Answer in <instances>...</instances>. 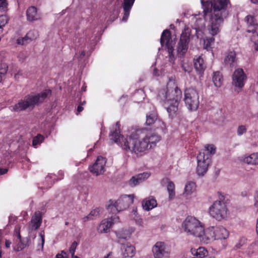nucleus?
<instances>
[{"label": "nucleus", "instance_id": "obj_7", "mask_svg": "<svg viewBox=\"0 0 258 258\" xmlns=\"http://www.w3.org/2000/svg\"><path fill=\"white\" fill-rule=\"evenodd\" d=\"M184 101L189 110H197L199 105V95L198 91L192 88L186 89L184 91Z\"/></svg>", "mask_w": 258, "mask_h": 258}, {"label": "nucleus", "instance_id": "obj_53", "mask_svg": "<svg viewBox=\"0 0 258 258\" xmlns=\"http://www.w3.org/2000/svg\"><path fill=\"white\" fill-rule=\"evenodd\" d=\"M55 258H68V256H64V255H63V254H62L57 253V254L56 255Z\"/></svg>", "mask_w": 258, "mask_h": 258}, {"label": "nucleus", "instance_id": "obj_63", "mask_svg": "<svg viewBox=\"0 0 258 258\" xmlns=\"http://www.w3.org/2000/svg\"><path fill=\"white\" fill-rule=\"evenodd\" d=\"M72 258H80V257H78L77 255H74V256H72Z\"/></svg>", "mask_w": 258, "mask_h": 258}, {"label": "nucleus", "instance_id": "obj_34", "mask_svg": "<svg viewBox=\"0 0 258 258\" xmlns=\"http://www.w3.org/2000/svg\"><path fill=\"white\" fill-rule=\"evenodd\" d=\"M110 204L107 206V209L108 211L112 214H115L120 212V211L118 210V206L117 205L116 201L114 202L112 200L109 201Z\"/></svg>", "mask_w": 258, "mask_h": 258}, {"label": "nucleus", "instance_id": "obj_5", "mask_svg": "<svg viewBox=\"0 0 258 258\" xmlns=\"http://www.w3.org/2000/svg\"><path fill=\"white\" fill-rule=\"evenodd\" d=\"M219 200L216 201L209 208V213L211 216L218 221L227 218L228 210L227 206L223 202L224 196L220 192H218Z\"/></svg>", "mask_w": 258, "mask_h": 258}, {"label": "nucleus", "instance_id": "obj_58", "mask_svg": "<svg viewBox=\"0 0 258 258\" xmlns=\"http://www.w3.org/2000/svg\"><path fill=\"white\" fill-rule=\"evenodd\" d=\"M251 2L254 4H258V0H250Z\"/></svg>", "mask_w": 258, "mask_h": 258}, {"label": "nucleus", "instance_id": "obj_49", "mask_svg": "<svg viewBox=\"0 0 258 258\" xmlns=\"http://www.w3.org/2000/svg\"><path fill=\"white\" fill-rule=\"evenodd\" d=\"M20 244L19 246V248H20L21 250L23 249L27 246H28V245L27 244L28 240H27V242H25L24 240H22V239H21V241H20Z\"/></svg>", "mask_w": 258, "mask_h": 258}, {"label": "nucleus", "instance_id": "obj_1", "mask_svg": "<svg viewBox=\"0 0 258 258\" xmlns=\"http://www.w3.org/2000/svg\"><path fill=\"white\" fill-rule=\"evenodd\" d=\"M119 127L120 124L117 122L114 130L109 134L110 139L125 152L134 154L137 157L145 155L148 150L155 148L161 140L160 136L145 128L136 130L124 137L120 134Z\"/></svg>", "mask_w": 258, "mask_h": 258}, {"label": "nucleus", "instance_id": "obj_40", "mask_svg": "<svg viewBox=\"0 0 258 258\" xmlns=\"http://www.w3.org/2000/svg\"><path fill=\"white\" fill-rule=\"evenodd\" d=\"M44 138L43 136L41 134H38L36 136H35L32 141V145L33 146L36 147L38 145L40 144L44 140Z\"/></svg>", "mask_w": 258, "mask_h": 258}, {"label": "nucleus", "instance_id": "obj_60", "mask_svg": "<svg viewBox=\"0 0 258 258\" xmlns=\"http://www.w3.org/2000/svg\"><path fill=\"white\" fill-rule=\"evenodd\" d=\"M256 231L257 233L258 234V219L257 220V223H256Z\"/></svg>", "mask_w": 258, "mask_h": 258}, {"label": "nucleus", "instance_id": "obj_4", "mask_svg": "<svg viewBox=\"0 0 258 258\" xmlns=\"http://www.w3.org/2000/svg\"><path fill=\"white\" fill-rule=\"evenodd\" d=\"M51 93V91L48 89L36 94L31 93L25 96L24 99L21 100L18 103L10 106L9 108L12 111L19 112L29 107L33 108L36 105L43 102Z\"/></svg>", "mask_w": 258, "mask_h": 258}, {"label": "nucleus", "instance_id": "obj_33", "mask_svg": "<svg viewBox=\"0 0 258 258\" xmlns=\"http://www.w3.org/2000/svg\"><path fill=\"white\" fill-rule=\"evenodd\" d=\"M157 119V115L156 113L147 114L146 115V124L147 125H152Z\"/></svg>", "mask_w": 258, "mask_h": 258}, {"label": "nucleus", "instance_id": "obj_43", "mask_svg": "<svg viewBox=\"0 0 258 258\" xmlns=\"http://www.w3.org/2000/svg\"><path fill=\"white\" fill-rule=\"evenodd\" d=\"M116 235L119 239H126L127 237H130L129 234L125 233L123 231L116 232Z\"/></svg>", "mask_w": 258, "mask_h": 258}, {"label": "nucleus", "instance_id": "obj_39", "mask_svg": "<svg viewBox=\"0 0 258 258\" xmlns=\"http://www.w3.org/2000/svg\"><path fill=\"white\" fill-rule=\"evenodd\" d=\"M205 151L207 153H205V154L206 155H210V159H211V156L215 153L216 148L214 145H207L205 146Z\"/></svg>", "mask_w": 258, "mask_h": 258}, {"label": "nucleus", "instance_id": "obj_46", "mask_svg": "<svg viewBox=\"0 0 258 258\" xmlns=\"http://www.w3.org/2000/svg\"><path fill=\"white\" fill-rule=\"evenodd\" d=\"M247 128L245 125H239L237 130V133L238 136H241L246 132Z\"/></svg>", "mask_w": 258, "mask_h": 258}, {"label": "nucleus", "instance_id": "obj_52", "mask_svg": "<svg viewBox=\"0 0 258 258\" xmlns=\"http://www.w3.org/2000/svg\"><path fill=\"white\" fill-rule=\"evenodd\" d=\"M255 203H254V206L258 208V192H257V195L256 196V197L255 198Z\"/></svg>", "mask_w": 258, "mask_h": 258}, {"label": "nucleus", "instance_id": "obj_9", "mask_svg": "<svg viewBox=\"0 0 258 258\" xmlns=\"http://www.w3.org/2000/svg\"><path fill=\"white\" fill-rule=\"evenodd\" d=\"M190 35V31L188 28L184 29L180 35L177 52L181 56H183L187 51Z\"/></svg>", "mask_w": 258, "mask_h": 258}, {"label": "nucleus", "instance_id": "obj_54", "mask_svg": "<svg viewBox=\"0 0 258 258\" xmlns=\"http://www.w3.org/2000/svg\"><path fill=\"white\" fill-rule=\"evenodd\" d=\"M11 244V242L8 240H6L5 241V245L7 248H9L10 245Z\"/></svg>", "mask_w": 258, "mask_h": 258}, {"label": "nucleus", "instance_id": "obj_36", "mask_svg": "<svg viewBox=\"0 0 258 258\" xmlns=\"http://www.w3.org/2000/svg\"><path fill=\"white\" fill-rule=\"evenodd\" d=\"M9 17L6 15H0V34L3 32V28L8 23Z\"/></svg>", "mask_w": 258, "mask_h": 258}, {"label": "nucleus", "instance_id": "obj_27", "mask_svg": "<svg viewBox=\"0 0 258 258\" xmlns=\"http://www.w3.org/2000/svg\"><path fill=\"white\" fill-rule=\"evenodd\" d=\"M120 8V0H113L112 6L110 8V16L115 19L117 17L119 13Z\"/></svg>", "mask_w": 258, "mask_h": 258}, {"label": "nucleus", "instance_id": "obj_48", "mask_svg": "<svg viewBox=\"0 0 258 258\" xmlns=\"http://www.w3.org/2000/svg\"><path fill=\"white\" fill-rule=\"evenodd\" d=\"M39 236H40L41 237V249L43 250V246H44V242H45V235H44V232L43 231H42L40 233H39Z\"/></svg>", "mask_w": 258, "mask_h": 258}, {"label": "nucleus", "instance_id": "obj_42", "mask_svg": "<svg viewBox=\"0 0 258 258\" xmlns=\"http://www.w3.org/2000/svg\"><path fill=\"white\" fill-rule=\"evenodd\" d=\"M247 243V239L245 237L241 238L238 242L235 245V248L236 249H243V247L246 245Z\"/></svg>", "mask_w": 258, "mask_h": 258}, {"label": "nucleus", "instance_id": "obj_35", "mask_svg": "<svg viewBox=\"0 0 258 258\" xmlns=\"http://www.w3.org/2000/svg\"><path fill=\"white\" fill-rule=\"evenodd\" d=\"M175 185L172 181L168 182L167 190L169 193V198L170 199H172L175 196Z\"/></svg>", "mask_w": 258, "mask_h": 258}, {"label": "nucleus", "instance_id": "obj_11", "mask_svg": "<svg viewBox=\"0 0 258 258\" xmlns=\"http://www.w3.org/2000/svg\"><path fill=\"white\" fill-rule=\"evenodd\" d=\"M152 251L154 258H169L170 252L164 242L158 241L153 246Z\"/></svg>", "mask_w": 258, "mask_h": 258}, {"label": "nucleus", "instance_id": "obj_37", "mask_svg": "<svg viewBox=\"0 0 258 258\" xmlns=\"http://www.w3.org/2000/svg\"><path fill=\"white\" fill-rule=\"evenodd\" d=\"M255 153H253L248 156L245 157L243 161L248 164L255 165Z\"/></svg>", "mask_w": 258, "mask_h": 258}, {"label": "nucleus", "instance_id": "obj_10", "mask_svg": "<svg viewBox=\"0 0 258 258\" xmlns=\"http://www.w3.org/2000/svg\"><path fill=\"white\" fill-rule=\"evenodd\" d=\"M232 85L240 89H242L247 80V76L243 70L241 68L236 69L232 75Z\"/></svg>", "mask_w": 258, "mask_h": 258}, {"label": "nucleus", "instance_id": "obj_15", "mask_svg": "<svg viewBox=\"0 0 258 258\" xmlns=\"http://www.w3.org/2000/svg\"><path fill=\"white\" fill-rule=\"evenodd\" d=\"M134 195L121 196L117 201V204L120 211L126 210L130 205L133 204Z\"/></svg>", "mask_w": 258, "mask_h": 258}, {"label": "nucleus", "instance_id": "obj_3", "mask_svg": "<svg viewBox=\"0 0 258 258\" xmlns=\"http://www.w3.org/2000/svg\"><path fill=\"white\" fill-rule=\"evenodd\" d=\"M161 95L169 116L172 119L175 117L179 113L178 107L182 96L181 90L177 86L174 89L167 88L160 91L158 96L162 99Z\"/></svg>", "mask_w": 258, "mask_h": 258}, {"label": "nucleus", "instance_id": "obj_16", "mask_svg": "<svg viewBox=\"0 0 258 258\" xmlns=\"http://www.w3.org/2000/svg\"><path fill=\"white\" fill-rule=\"evenodd\" d=\"M38 36V32L35 30H30L24 37L18 38L17 43L19 45H25L35 40Z\"/></svg>", "mask_w": 258, "mask_h": 258}, {"label": "nucleus", "instance_id": "obj_45", "mask_svg": "<svg viewBox=\"0 0 258 258\" xmlns=\"http://www.w3.org/2000/svg\"><path fill=\"white\" fill-rule=\"evenodd\" d=\"M8 66L6 63H2L0 64V74L1 75H5L8 71Z\"/></svg>", "mask_w": 258, "mask_h": 258}, {"label": "nucleus", "instance_id": "obj_24", "mask_svg": "<svg viewBox=\"0 0 258 258\" xmlns=\"http://www.w3.org/2000/svg\"><path fill=\"white\" fill-rule=\"evenodd\" d=\"M157 201L155 198L150 197L145 199L142 203L143 209L147 211H149L157 206Z\"/></svg>", "mask_w": 258, "mask_h": 258}, {"label": "nucleus", "instance_id": "obj_22", "mask_svg": "<svg viewBox=\"0 0 258 258\" xmlns=\"http://www.w3.org/2000/svg\"><path fill=\"white\" fill-rule=\"evenodd\" d=\"M124 257H133L135 254V247L130 243L123 244L121 247Z\"/></svg>", "mask_w": 258, "mask_h": 258}, {"label": "nucleus", "instance_id": "obj_31", "mask_svg": "<svg viewBox=\"0 0 258 258\" xmlns=\"http://www.w3.org/2000/svg\"><path fill=\"white\" fill-rule=\"evenodd\" d=\"M245 21L248 25V29H254L256 26H258L256 23V19L251 15H248L245 18Z\"/></svg>", "mask_w": 258, "mask_h": 258}, {"label": "nucleus", "instance_id": "obj_64", "mask_svg": "<svg viewBox=\"0 0 258 258\" xmlns=\"http://www.w3.org/2000/svg\"><path fill=\"white\" fill-rule=\"evenodd\" d=\"M81 54H82V55H83V56H84V55H85V52H84V51H82V53H81Z\"/></svg>", "mask_w": 258, "mask_h": 258}, {"label": "nucleus", "instance_id": "obj_18", "mask_svg": "<svg viewBox=\"0 0 258 258\" xmlns=\"http://www.w3.org/2000/svg\"><path fill=\"white\" fill-rule=\"evenodd\" d=\"M42 222V213L37 211H36L31 218L30 224V227L32 230H37L41 226Z\"/></svg>", "mask_w": 258, "mask_h": 258}, {"label": "nucleus", "instance_id": "obj_51", "mask_svg": "<svg viewBox=\"0 0 258 258\" xmlns=\"http://www.w3.org/2000/svg\"><path fill=\"white\" fill-rule=\"evenodd\" d=\"M8 171V169L7 168H0V175L7 173Z\"/></svg>", "mask_w": 258, "mask_h": 258}, {"label": "nucleus", "instance_id": "obj_59", "mask_svg": "<svg viewBox=\"0 0 258 258\" xmlns=\"http://www.w3.org/2000/svg\"><path fill=\"white\" fill-rule=\"evenodd\" d=\"M60 254H62L64 256V255H67V252H65L64 250H61V253Z\"/></svg>", "mask_w": 258, "mask_h": 258}, {"label": "nucleus", "instance_id": "obj_14", "mask_svg": "<svg viewBox=\"0 0 258 258\" xmlns=\"http://www.w3.org/2000/svg\"><path fill=\"white\" fill-rule=\"evenodd\" d=\"M106 163L105 159L102 156L97 157L95 162L89 167L91 172L96 175H100L104 172V166Z\"/></svg>", "mask_w": 258, "mask_h": 258}, {"label": "nucleus", "instance_id": "obj_61", "mask_svg": "<svg viewBox=\"0 0 258 258\" xmlns=\"http://www.w3.org/2000/svg\"><path fill=\"white\" fill-rule=\"evenodd\" d=\"M51 178V177L50 176H47L46 177V181H48L49 179H50Z\"/></svg>", "mask_w": 258, "mask_h": 258}, {"label": "nucleus", "instance_id": "obj_29", "mask_svg": "<svg viewBox=\"0 0 258 258\" xmlns=\"http://www.w3.org/2000/svg\"><path fill=\"white\" fill-rule=\"evenodd\" d=\"M100 209L99 208H97L94 210H92L86 216H85L83 218V221L84 222H86L88 221L93 220L95 219L97 217H98L100 215Z\"/></svg>", "mask_w": 258, "mask_h": 258}, {"label": "nucleus", "instance_id": "obj_23", "mask_svg": "<svg viewBox=\"0 0 258 258\" xmlns=\"http://www.w3.org/2000/svg\"><path fill=\"white\" fill-rule=\"evenodd\" d=\"M215 235L216 239H225L229 236L228 231L223 226H216Z\"/></svg>", "mask_w": 258, "mask_h": 258}, {"label": "nucleus", "instance_id": "obj_25", "mask_svg": "<svg viewBox=\"0 0 258 258\" xmlns=\"http://www.w3.org/2000/svg\"><path fill=\"white\" fill-rule=\"evenodd\" d=\"M194 67L196 70L200 73L204 72L206 68V64L201 56L194 58Z\"/></svg>", "mask_w": 258, "mask_h": 258}, {"label": "nucleus", "instance_id": "obj_38", "mask_svg": "<svg viewBox=\"0 0 258 258\" xmlns=\"http://www.w3.org/2000/svg\"><path fill=\"white\" fill-rule=\"evenodd\" d=\"M196 254L199 258H203L207 255L208 252L204 247H200L196 250Z\"/></svg>", "mask_w": 258, "mask_h": 258}, {"label": "nucleus", "instance_id": "obj_62", "mask_svg": "<svg viewBox=\"0 0 258 258\" xmlns=\"http://www.w3.org/2000/svg\"><path fill=\"white\" fill-rule=\"evenodd\" d=\"M86 101H83V102H81L80 103V105H81V106L82 105H84V104H86Z\"/></svg>", "mask_w": 258, "mask_h": 258}, {"label": "nucleus", "instance_id": "obj_41", "mask_svg": "<svg viewBox=\"0 0 258 258\" xmlns=\"http://www.w3.org/2000/svg\"><path fill=\"white\" fill-rule=\"evenodd\" d=\"M257 245V242H254L251 243L248 247L246 253L248 256H251L254 253L256 246Z\"/></svg>", "mask_w": 258, "mask_h": 258}, {"label": "nucleus", "instance_id": "obj_2", "mask_svg": "<svg viewBox=\"0 0 258 258\" xmlns=\"http://www.w3.org/2000/svg\"><path fill=\"white\" fill-rule=\"evenodd\" d=\"M201 2L205 19H209V32L212 35L204 40V48L210 50L215 41L213 36L219 33L224 19L229 15L228 9L231 7V3L230 0H201Z\"/></svg>", "mask_w": 258, "mask_h": 258}, {"label": "nucleus", "instance_id": "obj_6", "mask_svg": "<svg viewBox=\"0 0 258 258\" xmlns=\"http://www.w3.org/2000/svg\"><path fill=\"white\" fill-rule=\"evenodd\" d=\"M184 231L196 237L201 236L203 233V225L195 217L188 216L182 224Z\"/></svg>", "mask_w": 258, "mask_h": 258}, {"label": "nucleus", "instance_id": "obj_19", "mask_svg": "<svg viewBox=\"0 0 258 258\" xmlns=\"http://www.w3.org/2000/svg\"><path fill=\"white\" fill-rule=\"evenodd\" d=\"M135 1V0H123L122 4V7L123 11V16L122 19V21H127Z\"/></svg>", "mask_w": 258, "mask_h": 258}, {"label": "nucleus", "instance_id": "obj_44", "mask_svg": "<svg viewBox=\"0 0 258 258\" xmlns=\"http://www.w3.org/2000/svg\"><path fill=\"white\" fill-rule=\"evenodd\" d=\"M8 4L7 0H0V11L5 12L7 10Z\"/></svg>", "mask_w": 258, "mask_h": 258}, {"label": "nucleus", "instance_id": "obj_17", "mask_svg": "<svg viewBox=\"0 0 258 258\" xmlns=\"http://www.w3.org/2000/svg\"><path fill=\"white\" fill-rule=\"evenodd\" d=\"M203 233L201 236H198L201 241L206 243H208L210 240H216L215 235V228L214 226L210 227L204 229L203 227Z\"/></svg>", "mask_w": 258, "mask_h": 258}, {"label": "nucleus", "instance_id": "obj_21", "mask_svg": "<svg viewBox=\"0 0 258 258\" xmlns=\"http://www.w3.org/2000/svg\"><path fill=\"white\" fill-rule=\"evenodd\" d=\"M27 20L29 22H33L40 19L37 14V8L34 6L29 7L26 11Z\"/></svg>", "mask_w": 258, "mask_h": 258}, {"label": "nucleus", "instance_id": "obj_30", "mask_svg": "<svg viewBox=\"0 0 258 258\" xmlns=\"http://www.w3.org/2000/svg\"><path fill=\"white\" fill-rule=\"evenodd\" d=\"M236 60V53L234 51H229L224 59V63L229 65L230 67L234 66V63Z\"/></svg>", "mask_w": 258, "mask_h": 258}, {"label": "nucleus", "instance_id": "obj_32", "mask_svg": "<svg viewBox=\"0 0 258 258\" xmlns=\"http://www.w3.org/2000/svg\"><path fill=\"white\" fill-rule=\"evenodd\" d=\"M196 188V183L193 181H189L185 186L184 193L186 195H190L195 191Z\"/></svg>", "mask_w": 258, "mask_h": 258}, {"label": "nucleus", "instance_id": "obj_13", "mask_svg": "<svg viewBox=\"0 0 258 258\" xmlns=\"http://www.w3.org/2000/svg\"><path fill=\"white\" fill-rule=\"evenodd\" d=\"M119 218L115 215L111 216L110 218L103 220L98 228V231L100 233H107L109 231L112 225L117 222H119Z\"/></svg>", "mask_w": 258, "mask_h": 258}, {"label": "nucleus", "instance_id": "obj_57", "mask_svg": "<svg viewBox=\"0 0 258 258\" xmlns=\"http://www.w3.org/2000/svg\"><path fill=\"white\" fill-rule=\"evenodd\" d=\"M112 252H110L107 255H105L103 258H110V256L112 255Z\"/></svg>", "mask_w": 258, "mask_h": 258}, {"label": "nucleus", "instance_id": "obj_28", "mask_svg": "<svg viewBox=\"0 0 258 258\" xmlns=\"http://www.w3.org/2000/svg\"><path fill=\"white\" fill-rule=\"evenodd\" d=\"M212 80L216 87H220L223 82V77L221 73L219 71L214 72Z\"/></svg>", "mask_w": 258, "mask_h": 258}, {"label": "nucleus", "instance_id": "obj_26", "mask_svg": "<svg viewBox=\"0 0 258 258\" xmlns=\"http://www.w3.org/2000/svg\"><path fill=\"white\" fill-rule=\"evenodd\" d=\"M247 32H252L250 40L253 43V48L258 51V26H256L254 29H249L247 30Z\"/></svg>", "mask_w": 258, "mask_h": 258}, {"label": "nucleus", "instance_id": "obj_47", "mask_svg": "<svg viewBox=\"0 0 258 258\" xmlns=\"http://www.w3.org/2000/svg\"><path fill=\"white\" fill-rule=\"evenodd\" d=\"M77 245H78V243L75 241H74L72 243V244L70 247V249H69V251L71 253L72 256L75 255V250L77 247Z\"/></svg>", "mask_w": 258, "mask_h": 258}, {"label": "nucleus", "instance_id": "obj_50", "mask_svg": "<svg viewBox=\"0 0 258 258\" xmlns=\"http://www.w3.org/2000/svg\"><path fill=\"white\" fill-rule=\"evenodd\" d=\"M15 235L19 239V240L21 241L22 237L20 234V228L18 230L15 229Z\"/></svg>", "mask_w": 258, "mask_h": 258}, {"label": "nucleus", "instance_id": "obj_12", "mask_svg": "<svg viewBox=\"0 0 258 258\" xmlns=\"http://www.w3.org/2000/svg\"><path fill=\"white\" fill-rule=\"evenodd\" d=\"M160 43L162 46L165 44L168 49L169 58L171 59L174 57V48L172 45L171 34L169 30L166 29L163 31L160 38Z\"/></svg>", "mask_w": 258, "mask_h": 258}, {"label": "nucleus", "instance_id": "obj_20", "mask_svg": "<svg viewBox=\"0 0 258 258\" xmlns=\"http://www.w3.org/2000/svg\"><path fill=\"white\" fill-rule=\"evenodd\" d=\"M150 174L148 172L139 174L136 176H133L128 181V184L132 187L135 186L142 182L145 179L148 178Z\"/></svg>", "mask_w": 258, "mask_h": 258}, {"label": "nucleus", "instance_id": "obj_55", "mask_svg": "<svg viewBox=\"0 0 258 258\" xmlns=\"http://www.w3.org/2000/svg\"><path fill=\"white\" fill-rule=\"evenodd\" d=\"M84 108L82 106H81V105H79L78 107H77V112L78 113H80L81 112V111H82L83 110Z\"/></svg>", "mask_w": 258, "mask_h": 258}, {"label": "nucleus", "instance_id": "obj_8", "mask_svg": "<svg viewBox=\"0 0 258 258\" xmlns=\"http://www.w3.org/2000/svg\"><path fill=\"white\" fill-rule=\"evenodd\" d=\"M197 158V173L199 176H204L207 172L209 166L211 163L210 155H206L204 152H200L198 155Z\"/></svg>", "mask_w": 258, "mask_h": 258}, {"label": "nucleus", "instance_id": "obj_56", "mask_svg": "<svg viewBox=\"0 0 258 258\" xmlns=\"http://www.w3.org/2000/svg\"><path fill=\"white\" fill-rule=\"evenodd\" d=\"M255 165H258V152L255 153Z\"/></svg>", "mask_w": 258, "mask_h": 258}]
</instances>
